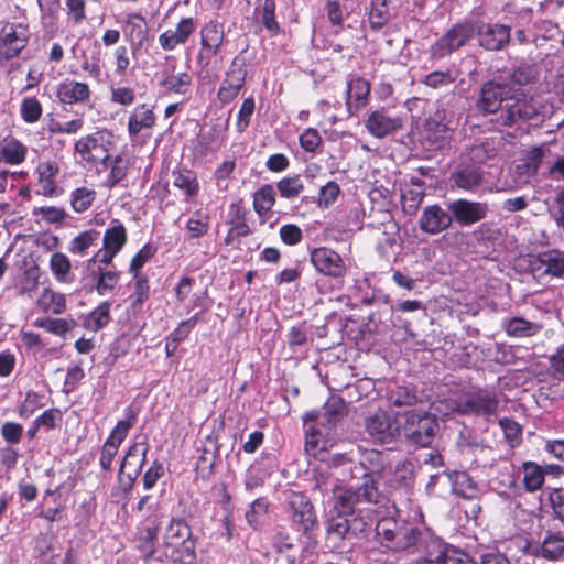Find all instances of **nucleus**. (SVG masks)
Segmentation results:
<instances>
[{"mask_svg": "<svg viewBox=\"0 0 564 564\" xmlns=\"http://www.w3.org/2000/svg\"><path fill=\"white\" fill-rule=\"evenodd\" d=\"M383 466L382 453L371 451L354 470L352 476L358 478L360 475L362 479L349 488H334L333 509L336 516H332L326 523L327 540L334 546L345 539L358 535L372 524L371 506L379 501L378 477Z\"/></svg>", "mask_w": 564, "mask_h": 564, "instance_id": "nucleus-1", "label": "nucleus"}, {"mask_svg": "<svg viewBox=\"0 0 564 564\" xmlns=\"http://www.w3.org/2000/svg\"><path fill=\"white\" fill-rule=\"evenodd\" d=\"M476 108L482 115H492L491 121L498 127H511L538 115L532 98L502 77L492 78L481 85Z\"/></svg>", "mask_w": 564, "mask_h": 564, "instance_id": "nucleus-2", "label": "nucleus"}, {"mask_svg": "<svg viewBox=\"0 0 564 564\" xmlns=\"http://www.w3.org/2000/svg\"><path fill=\"white\" fill-rule=\"evenodd\" d=\"M376 538L392 552L422 556L417 564L432 563L434 558H438L444 543L430 531L393 518H382L377 522Z\"/></svg>", "mask_w": 564, "mask_h": 564, "instance_id": "nucleus-3", "label": "nucleus"}, {"mask_svg": "<svg viewBox=\"0 0 564 564\" xmlns=\"http://www.w3.org/2000/svg\"><path fill=\"white\" fill-rule=\"evenodd\" d=\"M113 148V133L107 129H98L75 142L74 156L84 166L102 164L107 167Z\"/></svg>", "mask_w": 564, "mask_h": 564, "instance_id": "nucleus-4", "label": "nucleus"}, {"mask_svg": "<svg viewBox=\"0 0 564 564\" xmlns=\"http://www.w3.org/2000/svg\"><path fill=\"white\" fill-rule=\"evenodd\" d=\"M437 430L436 417L425 411L411 410L399 413V436L402 435L412 445H431Z\"/></svg>", "mask_w": 564, "mask_h": 564, "instance_id": "nucleus-5", "label": "nucleus"}, {"mask_svg": "<svg viewBox=\"0 0 564 564\" xmlns=\"http://www.w3.org/2000/svg\"><path fill=\"white\" fill-rule=\"evenodd\" d=\"M120 279V272L112 263H102L99 258H89L82 272V282L88 291H96L98 295L111 294Z\"/></svg>", "mask_w": 564, "mask_h": 564, "instance_id": "nucleus-6", "label": "nucleus"}, {"mask_svg": "<svg viewBox=\"0 0 564 564\" xmlns=\"http://www.w3.org/2000/svg\"><path fill=\"white\" fill-rule=\"evenodd\" d=\"M499 401L492 393L478 390L448 400V408L464 415H477L489 420L496 414Z\"/></svg>", "mask_w": 564, "mask_h": 564, "instance_id": "nucleus-7", "label": "nucleus"}, {"mask_svg": "<svg viewBox=\"0 0 564 564\" xmlns=\"http://www.w3.org/2000/svg\"><path fill=\"white\" fill-rule=\"evenodd\" d=\"M291 527L311 538L318 529V520L311 500L302 492L292 491L288 497Z\"/></svg>", "mask_w": 564, "mask_h": 564, "instance_id": "nucleus-8", "label": "nucleus"}, {"mask_svg": "<svg viewBox=\"0 0 564 564\" xmlns=\"http://www.w3.org/2000/svg\"><path fill=\"white\" fill-rule=\"evenodd\" d=\"M476 34V23L464 21L453 25L431 46V57L442 59L464 46Z\"/></svg>", "mask_w": 564, "mask_h": 564, "instance_id": "nucleus-9", "label": "nucleus"}, {"mask_svg": "<svg viewBox=\"0 0 564 564\" xmlns=\"http://www.w3.org/2000/svg\"><path fill=\"white\" fill-rule=\"evenodd\" d=\"M137 413L127 409V417L120 420L104 443L99 457V465L102 470H110L112 462L118 454L121 443L126 440L130 429L135 424Z\"/></svg>", "mask_w": 564, "mask_h": 564, "instance_id": "nucleus-10", "label": "nucleus"}, {"mask_svg": "<svg viewBox=\"0 0 564 564\" xmlns=\"http://www.w3.org/2000/svg\"><path fill=\"white\" fill-rule=\"evenodd\" d=\"M365 426L375 442L391 443L399 436V413L392 417L388 412L379 410L366 419Z\"/></svg>", "mask_w": 564, "mask_h": 564, "instance_id": "nucleus-11", "label": "nucleus"}, {"mask_svg": "<svg viewBox=\"0 0 564 564\" xmlns=\"http://www.w3.org/2000/svg\"><path fill=\"white\" fill-rule=\"evenodd\" d=\"M310 261L321 274L340 279L347 273V267L343 258L333 249L327 247H317L311 250Z\"/></svg>", "mask_w": 564, "mask_h": 564, "instance_id": "nucleus-12", "label": "nucleus"}, {"mask_svg": "<svg viewBox=\"0 0 564 564\" xmlns=\"http://www.w3.org/2000/svg\"><path fill=\"white\" fill-rule=\"evenodd\" d=\"M247 76V69L245 62L236 56L229 69L226 73L225 79L221 82V85L217 93V98L221 104L231 102L240 93L241 88L245 86Z\"/></svg>", "mask_w": 564, "mask_h": 564, "instance_id": "nucleus-13", "label": "nucleus"}, {"mask_svg": "<svg viewBox=\"0 0 564 564\" xmlns=\"http://www.w3.org/2000/svg\"><path fill=\"white\" fill-rule=\"evenodd\" d=\"M453 220L460 226H470L486 218L488 206L482 202L458 198L446 203Z\"/></svg>", "mask_w": 564, "mask_h": 564, "instance_id": "nucleus-14", "label": "nucleus"}, {"mask_svg": "<svg viewBox=\"0 0 564 564\" xmlns=\"http://www.w3.org/2000/svg\"><path fill=\"white\" fill-rule=\"evenodd\" d=\"M126 242V227L119 220L113 219L104 234L102 247L96 251L93 258L101 259L102 263H112Z\"/></svg>", "mask_w": 564, "mask_h": 564, "instance_id": "nucleus-15", "label": "nucleus"}, {"mask_svg": "<svg viewBox=\"0 0 564 564\" xmlns=\"http://www.w3.org/2000/svg\"><path fill=\"white\" fill-rule=\"evenodd\" d=\"M478 44L487 51H501L510 42L511 29L501 23L476 24Z\"/></svg>", "mask_w": 564, "mask_h": 564, "instance_id": "nucleus-16", "label": "nucleus"}, {"mask_svg": "<svg viewBox=\"0 0 564 564\" xmlns=\"http://www.w3.org/2000/svg\"><path fill=\"white\" fill-rule=\"evenodd\" d=\"M149 451V443L143 436L141 441H135L128 449L126 456L121 460L119 468V477L126 476L128 485L131 486L140 475Z\"/></svg>", "mask_w": 564, "mask_h": 564, "instance_id": "nucleus-17", "label": "nucleus"}, {"mask_svg": "<svg viewBox=\"0 0 564 564\" xmlns=\"http://www.w3.org/2000/svg\"><path fill=\"white\" fill-rule=\"evenodd\" d=\"M402 119L381 108L369 113L365 121L367 131L377 139H383L402 128Z\"/></svg>", "mask_w": 564, "mask_h": 564, "instance_id": "nucleus-18", "label": "nucleus"}, {"mask_svg": "<svg viewBox=\"0 0 564 564\" xmlns=\"http://www.w3.org/2000/svg\"><path fill=\"white\" fill-rule=\"evenodd\" d=\"M197 20L191 17L182 18L175 29H169L160 34L159 44L164 51H173L188 42L197 29Z\"/></svg>", "mask_w": 564, "mask_h": 564, "instance_id": "nucleus-19", "label": "nucleus"}, {"mask_svg": "<svg viewBox=\"0 0 564 564\" xmlns=\"http://www.w3.org/2000/svg\"><path fill=\"white\" fill-rule=\"evenodd\" d=\"M529 555L550 562L564 560V536L560 533L547 532L541 542L530 546Z\"/></svg>", "mask_w": 564, "mask_h": 564, "instance_id": "nucleus-20", "label": "nucleus"}, {"mask_svg": "<svg viewBox=\"0 0 564 564\" xmlns=\"http://www.w3.org/2000/svg\"><path fill=\"white\" fill-rule=\"evenodd\" d=\"M419 223L424 232L437 235L451 227L453 217L447 208L443 209L440 205H430L423 209Z\"/></svg>", "mask_w": 564, "mask_h": 564, "instance_id": "nucleus-21", "label": "nucleus"}, {"mask_svg": "<svg viewBox=\"0 0 564 564\" xmlns=\"http://www.w3.org/2000/svg\"><path fill=\"white\" fill-rule=\"evenodd\" d=\"M123 35L133 54L142 48L149 37L148 24L144 17L140 13H130L127 15L123 26Z\"/></svg>", "mask_w": 564, "mask_h": 564, "instance_id": "nucleus-22", "label": "nucleus"}, {"mask_svg": "<svg viewBox=\"0 0 564 564\" xmlns=\"http://www.w3.org/2000/svg\"><path fill=\"white\" fill-rule=\"evenodd\" d=\"M91 91L88 84L65 79L57 85L56 97L64 105L86 104L90 100Z\"/></svg>", "mask_w": 564, "mask_h": 564, "instance_id": "nucleus-23", "label": "nucleus"}, {"mask_svg": "<svg viewBox=\"0 0 564 564\" xmlns=\"http://www.w3.org/2000/svg\"><path fill=\"white\" fill-rule=\"evenodd\" d=\"M156 122L154 106L140 104L129 113L127 130L130 138H135L142 130H151Z\"/></svg>", "mask_w": 564, "mask_h": 564, "instance_id": "nucleus-24", "label": "nucleus"}, {"mask_svg": "<svg viewBox=\"0 0 564 564\" xmlns=\"http://www.w3.org/2000/svg\"><path fill=\"white\" fill-rule=\"evenodd\" d=\"M172 184L186 203L194 200L200 191L196 172L186 167H181L172 172Z\"/></svg>", "mask_w": 564, "mask_h": 564, "instance_id": "nucleus-25", "label": "nucleus"}, {"mask_svg": "<svg viewBox=\"0 0 564 564\" xmlns=\"http://www.w3.org/2000/svg\"><path fill=\"white\" fill-rule=\"evenodd\" d=\"M346 107L349 115H355L364 108L370 94V83L362 77L355 76L347 82Z\"/></svg>", "mask_w": 564, "mask_h": 564, "instance_id": "nucleus-26", "label": "nucleus"}, {"mask_svg": "<svg viewBox=\"0 0 564 564\" xmlns=\"http://www.w3.org/2000/svg\"><path fill=\"white\" fill-rule=\"evenodd\" d=\"M39 193L46 197H54L59 194L56 184V177L59 174V165L56 161L46 160L37 164L36 167Z\"/></svg>", "mask_w": 564, "mask_h": 564, "instance_id": "nucleus-27", "label": "nucleus"}, {"mask_svg": "<svg viewBox=\"0 0 564 564\" xmlns=\"http://www.w3.org/2000/svg\"><path fill=\"white\" fill-rule=\"evenodd\" d=\"M345 403L339 398H333L328 400L322 412H310L304 416V421H316L317 425L323 426H332L336 424L345 413Z\"/></svg>", "mask_w": 564, "mask_h": 564, "instance_id": "nucleus-28", "label": "nucleus"}, {"mask_svg": "<svg viewBox=\"0 0 564 564\" xmlns=\"http://www.w3.org/2000/svg\"><path fill=\"white\" fill-rule=\"evenodd\" d=\"M532 269H542L544 274L553 278H564V250L553 249L540 253Z\"/></svg>", "mask_w": 564, "mask_h": 564, "instance_id": "nucleus-29", "label": "nucleus"}, {"mask_svg": "<svg viewBox=\"0 0 564 564\" xmlns=\"http://www.w3.org/2000/svg\"><path fill=\"white\" fill-rule=\"evenodd\" d=\"M452 181L458 188L475 191L482 184L484 173L475 165H462L453 172Z\"/></svg>", "mask_w": 564, "mask_h": 564, "instance_id": "nucleus-30", "label": "nucleus"}, {"mask_svg": "<svg viewBox=\"0 0 564 564\" xmlns=\"http://www.w3.org/2000/svg\"><path fill=\"white\" fill-rule=\"evenodd\" d=\"M547 154H550V150L544 145L530 149L525 153L523 162L517 165L518 173L527 178L535 175L540 167L544 164L547 165L549 162L545 161Z\"/></svg>", "mask_w": 564, "mask_h": 564, "instance_id": "nucleus-31", "label": "nucleus"}, {"mask_svg": "<svg viewBox=\"0 0 564 564\" xmlns=\"http://www.w3.org/2000/svg\"><path fill=\"white\" fill-rule=\"evenodd\" d=\"M225 41V32L221 24L216 21L208 22L200 32V43L204 50L212 55L218 54Z\"/></svg>", "mask_w": 564, "mask_h": 564, "instance_id": "nucleus-32", "label": "nucleus"}, {"mask_svg": "<svg viewBox=\"0 0 564 564\" xmlns=\"http://www.w3.org/2000/svg\"><path fill=\"white\" fill-rule=\"evenodd\" d=\"M192 531L182 519H172L165 529L163 544L166 547H177L181 543L191 539Z\"/></svg>", "mask_w": 564, "mask_h": 564, "instance_id": "nucleus-33", "label": "nucleus"}, {"mask_svg": "<svg viewBox=\"0 0 564 564\" xmlns=\"http://www.w3.org/2000/svg\"><path fill=\"white\" fill-rule=\"evenodd\" d=\"M28 148L14 138H6L0 143V159L10 165H19L24 162Z\"/></svg>", "mask_w": 564, "mask_h": 564, "instance_id": "nucleus-34", "label": "nucleus"}, {"mask_svg": "<svg viewBox=\"0 0 564 564\" xmlns=\"http://www.w3.org/2000/svg\"><path fill=\"white\" fill-rule=\"evenodd\" d=\"M37 306L44 313L59 315L66 310V296L46 288L37 299Z\"/></svg>", "mask_w": 564, "mask_h": 564, "instance_id": "nucleus-35", "label": "nucleus"}, {"mask_svg": "<svg viewBox=\"0 0 564 564\" xmlns=\"http://www.w3.org/2000/svg\"><path fill=\"white\" fill-rule=\"evenodd\" d=\"M254 17L262 23L271 35L274 36L282 32V29L275 19L274 0H263L262 4L254 9Z\"/></svg>", "mask_w": 564, "mask_h": 564, "instance_id": "nucleus-36", "label": "nucleus"}, {"mask_svg": "<svg viewBox=\"0 0 564 564\" xmlns=\"http://www.w3.org/2000/svg\"><path fill=\"white\" fill-rule=\"evenodd\" d=\"M503 328L509 336L521 338L534 336L542 326L522 317H512L503 321Z\"/></svg>", "mask_w": 564, "mask_h": 564, "instance_id": "nucleus-37", "label": "nucleus"}, {"mask_svg": "<svg viewBox=\"0 0 564 564\" xmlns=\"http://www.w3.org/2000/svg\"><path fill=\"white\" fill-rule=\"evenodd\" d=\"M99 238L100 232L96 229L82 231L70 240L68 250L73 254L85 257L88 254L89 248L97 245Z\"/></svg>", "mask_w": 564, "mask_h": 564, "instance_id": "nucleus-38", "label": "nucleus"}, {"mask_svg": "<svg viewBox=\"0 0 564 564\" xmlns=\"http://www.w3.org/2000/svg\"><path fill=\"white\" fill-rule=\"evenodd\" d=\"M459 76V70L456 67H448L443 70H434L425 75L421 83L433 89L446 88Z\"/></svg>", "mask_w": 564, "mask_h": 564, "instance_id": "nucleus-39", "label": "nucleus"}, {"mask_svg": "<svg viewBox=\"0 0 564 564\" xmlns=\"http://www.w3.org/2000/svg\"><path fill=\"white\" fill-rule=\"evenodd\" d=\"M50 269L54 278L61 283H69L74 276L68 257L62 252H55L50 259Z\"/></svg>", "mask_w": 564, "mask_h": 564, "instance_id": "nucleus-40", "label": "nucleus"}, {"mask_svg": "<svg viewBox=\"0 0 564 564\" xmlns=\"http://www.w3.org/2000/svg\"><path fill=\"white\" fill-rule=\"evenodd\" d=\"M210 227V216L203 209L195 210L186 223L188 237L197 239L204 237Z\"/></svg>", "mask_w": 564, "mask_h": 564, "instance_id": "nucleus-41", "label": "nucleus"}, {"mask_svg": "<svg viewBox=\"0 0 564 564\" xmlns=\"http://www.w3.org/2000/svg\"><path fill=\"white\" fill-rule=\"evenodd\" d=\"M440 552V557L434 558L432 563L427 564H478L471 560L464 551L453 545H448L445 542L443 543Z\"/></svg>", "mask_w": 564, "mask_h": 564, "instance_id": "nucleus-42", "label": "nucleus"}, {"mask_svg": "<svg viewBox=\"0 0 564 564\" xmlns=\"http://www.w3.org/2000/svg\"><path fill=\"white\" fill-rule=\"evenodd\" d=\"M523 485L524 488L533 492L540 489L544 484V470L542 467L533 462H525L522 464Z\"/></svg>", "mask_w": 564, "mask_h": 564, "instance_id": "nucleus-43", "label": "nucleus"}, {"mask_svg": "<svg viewBox=\"0 0 564 564\" xmlns=\"http://www.w3.org/2000/svg\"><path fill=\"white\" fill-rule=\"evenodd\" d=\"M275 204V192L271 184H263L253 194V208L259 215H264L272 209Z\"/></svg>", "mask_w": 564, "mask_h": 564, "instance_id": "nucleus-44", "label": "nucleus"}, {"mask_svg": "<svg viewBox=\"0 0 564 564\" xmlns=\"http://www.w3.org/2000/svg\"><path fill=\"white\" fill-rule=\"evenodd\" d=\"M160 85L169 91L185 95L192 85V76L186 72L165 75Z\"/></svg>", "mask_w": 564, "mask_h": 564, "instance_id": "nucleus-45", "label": "nucleus"}, {"mask_svg": "<svg viewBox=\"0 0 564 564\" xmlns=\"http://www.w3.org/2000/svg\"><path fill=\"white\" fill-rule=\"evenodd\" d=\"M389 1L390 0H371L368 19L373 30L382 28L390 20Z\"/></svg>", "mask_w": 564, "mask_h": 564, "instance_id": "nucleus-46", "label": "nucleus"}, {"mask_svg": "<svg viewBox=\"0 0 564 564\" xmlns=\"http://www.w3.org/2000/svg\"><path fill=\"white\" fill-rule=\"evenodd\" d=\"M33 324L56 336H64L76 325L75 321L72 318H37Z\"/></svg>", "mask_w": 564, "mask_h": 564, "instance_id": "nucleus-47", "label": "nucleus"}, {"mask_svg": "<svg viewBox=\"0 0 564 564\" xmlns=\"http://www.w3.org/2000/svg\"><path fill=\"white\" fill-rule=\"evenodd\" d=\"M276 189L281 197L294 199L304 189V184L300 175L285 176L276 183Z\"/></svg>", "mask_w": 564, "mask_h": 564, "instance_id": "nucleus-48", "label": "nucleus"}, {"mask_svg": "<svg viewBox=\"0 0 564 564\" xmlns=\"http://www.w3.org/2000/svg\"><path fill=\"white\" fill-rule=\"evenodd\" d=\"M449 123L451 122L443 123L436 119H431L427 121V138L436 148L443 147L444 142L449 138V133L453 130Z\"/></svg>", "mask_w": 564, "mask_h": 564, "instance_id": "nucleus-49", "label": "nucleus"}, {"mask_svg": "<svg viewBox=\"0 0 564 564\" xmlns=\"http://www.w3.org/2000/svg\"><path fill=\"white\" fill-rule=\"evenodd\" d=\"M96 198V192L87 187H78L70 194V205L76 213L87 210Z\"/></svg>", "mask_w": 564, "mask_h": 564, "instance_id": "nucleus-50", "label": "nucleus"}, {"mask_svg": "<svg viewBox=\"0 0 564 564\" xmlns=\"http://www.w3.org/2000/svg\"><path fill=\"white\" fill-rule=\"evenodd\" d=\"M158 539V528L148 527L138 539V550L143 554L145 561H149L155 554V542Z\"/></svg>", "mask_w": 564, "mask_h": 564, "instance_id": "nucleus-51", "label": "nucleus"}, {"mask_svg": "<svg viewBox=\"0 0 564 564\" xmlns=\"http://www.w3.org/2000/svg\"><path fill=\"white\" fill-rule=\"evenodd\" d=\"M110 303L105 301L100 303L87 317V327L98 330L105 327L110 317Z\"/></svg>", "mask_w": 564, "mask_h": 564, "instance_id": "nucleus-52", "label": "nucleus"}, {"mask_svg": "<svg viewBox=\"0 0 564 564\" xmlns=\"http://www.w3.org/2000/svg\"><path fill=\"white\" fill-rule=\"evenodd\" d=\"M0 41L7 46L4 54L8 58L17 56L25 46V40L19 37L12 26L9 31H3Z\"/></svg>", "mask_w": 564, "mask_h": 564, "instance_id": "nucleus-53", "label": "nucleus"}, {"mask_svg": "<svg viewBox=\"0 0 564 564\" xmlns=\"http://www.w3.org/2000/svg\"><path fill=\"white\" fill-rule=\"evenodd\" d=\"M499 425L503 431L506 441L511 447H516L521 442L522 429L518 422L512 419L503 417L499 420Z\"/></svg>", "mask_w": 564, "mask_h": 564, "instance_id": "nucleus-54", "label": "nucleus"}, {"mask_svg": "<svg viewBox=\"0 0 564 564\" xmlns=\"http://www.w3.org/2000/svg\"><path fill=\"white\" fill-rule=\"evenodd\" d=\"M21 117L28 123L36 122L42 116L41 102L35 97H26L21 102Z\"/></svg>", "mask_w": 564, "mask_h": 564, "instance_id": "nucleus-55", "label": "nucleus"}, {"mask_svg": "<svg viewBox=\"0 0 564 564\" xmlns=\"http://www.w3.org/2000/svg\"><path fill=\"white\" fill-rule=\"evenodd\" d=\"M80 67L89 77L100 82L102 75L100 52H94L90 56L84 55Z\"/></svg>", "mask_w": 564, "mask_h": 564, "instance_id": "nucleus-56", "label": "nucleus"}, {"mask_svg": "<svg viewBox=\"0 0 564 564\" xmlns=\"http://www.w3.org/2000/svg\"><path fill=\"white\" fill-rule=\"evenodd\" d=\"M134 280V291L132 294L133 306L142 304L149 297V280L148 276L141 272H130Z\"/></svg>", "mask_w": 564, "mask_h": 564, "instance_id": "nucleus-57", "label": "nucleus"}, {"mask_svg": "<svg viewBox=\"0 0 564 564\" xmlns=\"http://www.w3.org/2000/svg\"><path fill=\"white\" fill-rule=\"evenodd\" d=\"M33 215L40 216L42 220L48 224H59L65 220L67 213L61 207L41 206L33 209Z\"/></svg>", "mask_w": 564, "mask_h": 564, "instance_id": "nucleus-58", "label": "nucleus"}, {"mask_svg": "<svg viewBox=\"0 0 564 564\" xmlns=\"http://www.w3.org/2000/svg\"><path fill=\"white\" fill-rule=\"evenodd\" d=\"M43 397L34 391H28L23 402L19 408V415L23 419L30 417L36 410L44 406Z\"/></svg>", "mask_w": 564, "mask_h": 564, "instance_id": "nucleus-59", "label": "nucleus"}, {"mask_svg": "<svg viewBox=\"0 0 564 564\" xmlns=\"http://www.w3.org/2000/svg\"><path fill=\"white\" fill-rule=\"evenodd\" d=\"M389 402L395 406H410L415 404L416 394L406 387H397L390 391Z\"/></svg>", "mask_w": 564, "mask_h": 564, "instance_id": "nucleus-60", "label": "nucleus"}, {"mask_svg": "<svg viewBox=\"0 0 564 564\" xmlns=\"http://www.w3.org/2000/svg\"><path fill=\"white\" fill-rule=\"evenodd\" d=\"M110 100L120 106H130L135 101V91L131 87L111 85Z\"/></svg>", "mask_w": 564, "mask_h": 564, "instance_id": "nucleus-61", "label": "nucleus"}, {"mask_svg": "<svg viewBox=\"0 0 564 564\" xmlns=\"http://www.w3.org/2000/svg\"><path fill=\"white\" fill-rule=\"evenodd\" d=\"M340 193V188L337 183L328 182L326 185L322 186L318 192L317 205L321 208H328L330 205L335 203L338 195Z\"/></svg>", "mask_w": 564, "mask_h": 564, "instance_id": "nucleus-62", "label": "nucleus"}, {"mask_svg": "<svg viewBox=\"0 0 564 564\" xmlns=\"http://www.w3.org/2000/svg\"><path fill=\"white\" fill-rule=\"evenodd\" d=\"M456 445L462 453H469L480 446L477 435L468 427H464L457 435Z\"/></svg>", "mask_w": 564, "mask_h": 564, "instance_id": "nucleus-63", "label": "nucleus"}, {"mask_svg": "<svg viewBox=\"0 0 564 564\" xmlns=\"http://www.w3.org/2000/svg\"><path fill=\"white\" fill-rule=\"evenodd\" d=\"M323 437L324 432L317 425L311 426L306 432V452L315 455L317 449H324L326 446V441H324Z\"/></svg>", "mask_w": 564, "mask_h": 564, "instance_id": "nucleus-64", "label": "nucleus"}]
</instances>
